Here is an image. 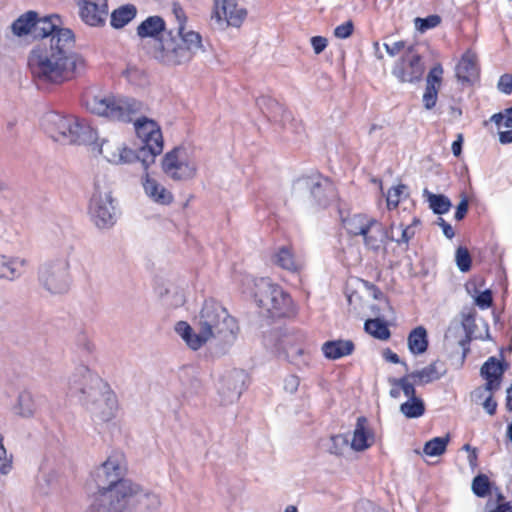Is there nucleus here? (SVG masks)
I'll use <instances>...</instances> for the list:
<instances>
[{
    "label": "nucleus",
    "mask_w": 512,
    "mask_h": 512,
    "mask_svg": "<svg viewBox=\"0 0 512 512\" xmlns=\"http://www.w3.org/2000/svg\"><path fill=\"white\" fill-rule=\"evenodd\" d=\"M254 300L257 306L267 312L271 318L289 315L292 309V299L279 285L269 278L255 281Z\"/></svg>",
    "instance_id": "5"
},
{
    "label": "nucleus",
    "mask_w": 512,
    "mask_h": 512,
    "mask_svg": "<svg viewBox=\"0 0 512 512\" xmlns=\"http://www.w3.org/2000/svg\"><path fill=\"white\" fill-rule=\"evenodd\" d=\"M136 14L137 10L134 5L122 6L112 12L110 24L112 27L120 29L134 19Z\"/></svg>",
    "instance_id": "37"
},
{
    "label": "nucleus",
    "mask_w": 512,
    "mask_h": 512,
    "mask_svg": "<svg viewBox=\"0 0 512 512\" xmlns=\"http://www.w3.org/2000/svg\"><path fill=\"white\" fill-rule=\"evenodd\" d=\"M409 351L414 355L423 354L428 348L427 330L423 326L414 328L407 338Z\"/></svg>",
    "instance_id": "35"
},
{
    "label": "nucleus",
    "mask_w": 512,
    "mask_h": 512,
    "mask_svg": "<svg viewBox=\"0 0 512 512\" xmlns=\"http://www.w3.org/2000/svg\"><path fill=\"white\" fill-rule=\"evenodd\" d=\"M51 19V15L39 18L37 12L30 10L13 21L11 30L18 37L31 34L34 38H39L53 30L54 24Z\"/></svg>",
    "instance_id": "14"
},
{
    "label": "nucleus",
    "mask_w": 512,
    "mask_h": 512,
    "mask_svg": "<svg viewBox=\"0 0 512 512\" xmlns=\"http://www.w3.org/2000/svg\"><path fill=\"white\" fill-rule=\"evenodd\" d=\"M438 91L439 90L435 88L425 87V91L422 97L425 109L431 110L435 107L438 98Z\"/></svg>",
    "instance_id": "52"
},
{
    "label": "nucleus",
    "mask_w": 512,
    "mask_h": 512,
    "mask_svg": "<svg viewBox=\"0 0 512 512\" xmlns=\"http://www.w3.org/2000/svg\"><path fill=\"white\" fill-rule=\"evenodd\" d=\"M69 268L70 265L66 259L43 263L37 273L40 286L53 295L68 292L71 283Z\"/></svg>",
    "instance_id": "8"
},
{
    "label": "nucleus",
    "mask_w": 512,
    "mask_h": 512,
    "mask_svg": "<svg viewBox=\"0 0 512 512\" xmlns=\"http://www.w3.org/2000/svg\"><path fill=\"white\" fill-rule=\"evenodd\" d=\"M78 6L80 17L87 25L104 24L108 14L107 0H80Z\"/></svg>",
    "instance_id": "20"
},
{
    "label": "nucleus",
    "mask_w": 512,
    "mask_h": 512,
    "mask_svg": "<svg viewBox=\"0 0 512 512\" xmlns=\"http://www.w3.org/2000/svg\"><path fill=\"white\" fill-rule=\"evenodd\" d=\"M287 358L298 367L307 366L310 360L309 354L302 348H292L287 352Z\"/></svg>",
    "instance_id": "49"
},
{
    "label": "nucleus",
    "mask_w": 512,
    "mask_h": 512,
    "mask_svg": "<svg viewBox=\"0 0 512 512\" xmlns=\"http://www.w3.org/2000/svg\"><path fill=\"white\" fill-rule=\"evenodd\" d=\"M256 105L268 120L279 122L284 128H287L288 124L293 125L291 112L275 99L269 96H260L256 100Z\"/></svg>",
    "instance_id": "22"
},
{
    "label": "nucleus",
    "mask_w": 512,
    "mask_h": 512,
    "mask_svg": "<svg viewBox=\"0 0 512 512\" xmlns=\"http://www.w3.org/2000/svg\"><path fill=\"white\" fill-rule=\"evenodd\" d=\"M364 329L367 333L380 340H387L391 335L387 323L380 317L366 320Z\"/></svg>",
    "instance_id": "40"
},
{
    "label": "nucleus",
    "mask_w": 512,
    "mask_h": 512,
    "mask_svg": "<svg viewBox=\"0 0 512 512\" xmlns=\"http://www.w3.org/2000/svg\"><path fill=\"white\" fill-rule=\"evenodd\" d=\"M84 66L82 56H61L59 50H47L45 44H37L29 53L28 68L39 89L59 85L73 78Z\"/></svg>",
    "instance_id": "2"
},
{
    "label": "nucleus",
    "mask_w": 512,
    "mask_h": 512,
    "mask_svg": "<svg viewBox=\"0 0 512 512\" xmlns=\"http://www.w3.org/2000/svg\"><path fill=\"white\" fill-rule=\"evenodd\" d=\"M161 505L158 494L139 486L128 512H160Z\"/></svg>",
    "instance_id": "26"
},
{
    "label": "nucleus",
    "mask_w": 512,
    "mask_h": 512,
    "mask_svg": "<svg viewBox=\"0 0 512 512\" xmlns=\"http://www.w3.org/2000/svg\"><path fill=\"white\" fill-rule=\"evenodd\" d=\"M248 375L242 369L226 372L219 381L218 394L223 405L237 401L246 387Z\"/></svg>",
    "instance_id": "17"
},
{
    "label": "nucleus",
    "mask_w": 512,
    "mask_h": 512,
    "mask_svg": "<svg viewBox=\"0 0 512 512\" xmlns=\"http://www.w3.org/2000/svg\"><path fill=\"white\" fill-rule=\"evenodd\" d=\"M491 490V483L485 474H478L472 481V491L477 497H486Z\"/></svg>",
    "instance_id": "44"
},
{
    "label": "nucleus",
    "mask_w": 512,
    "mask_h": 512,
    "mask_svg": "<svg viewBox=\"0 0 512 512\" xmlns=\"http://www.w3.org/2000/svg\"><path fill=\"white\" fill-rule=\"evenodd\" d=\"M89 211L93 223L99 229H110L117 221L116 207L111 193L102 192L98 184L90 200Z\"/></svg>",
    "instance_id": "10"
},
{
    "label": "nucleus",
    "mask_w": 512,
    "mask_h": 512,
    "mask_svg": "<svg viewBox=\"0 0 512 512\" xmlns=\"http://www.w3.org/2000/svg\"><path fill=\"white\" fill-rule=\"evenodd\" d=\"M449 441V435L444 437H434L425 443L423 447V453L432 457L440 456L445 453Z\"/></svg>",
    "instance_id": "42"
},
{
    "label": "nucleus",
    "mask_w": 512,
    "mask_h": 512,
    "mask_svg": "<svg viewBox=\"0 0 512 512\" xmlns=\"http://www.w3.org/2000/svg\"><path fill=\"white\" fill-rule=\"evenodd\" d=\"M494 394L496 390L486 389V383L480 387L474 389L471 393V398L475 403H481L486 398V393Z\"/></svg>",
    "instance_id": "60"
},
{
    "label": "nucleus",
    "mask_w": 512,
    "mask_h": 512,
    "mask_svg": "<svg viewBox=\"0 0 512 512\" xmlns=\"http://www.w3.org/2000/svg\"><path fill=\"white\" fill-rule=\"evenodd\" d=\"M77 346L83 356H88L93 350V345L89 341L87 335L84 333L78 335Z\"/></svg>",
    "instance_id": "58"
},
{
    "label": "nucleus",
    "mask_w": 512,
    "mask_h": 512,
    "mask_svg": "<svg viewBox=\"0 0 512 512\" xmlns=\"http://www.w3.org/2000/svg\"><path fill=\"white\" fill-rule=\"evenodd\" d=\"M411 380L412 378L410 376V373H408L401 378H389V383L391 384V386L400 387L404 395L411 399L417 397L416 389L414 387V384L416 383L411 382Z\"/></svg>",
    "instance_id": "43"
},
{
    "label": "nucleus",
    "mask_w": 512,
    "mask_h": 512,
    "mask_svg": "<svg viewBox=\"0 0 512 512\" xmlns=\"http://www.w3.org/2000/svg\"><path fill=\"white\" fill-rule=\"evenodd\" d=\"M93 376H98L93 373L87 365H80L75 368V371L69 378L68 392L72 397H76L81 403L90 397V379Z\"/></svg>",
    "instance_id": "19"
},
{
    "label": "nucleus",
    "mask_w": 512,
    "mask_h": 512,
    "mask_svg": "<svg viewBox=\"0 0 512 512\" xmlns=\"http://www.w3.org/2000/svg\"><path fill=\"white\" fill-rule=\"evenodd\" d=\"M272 260L274 264L288 271H296L299 267L292 249L289 246H281L278 248Z\"/></svg>",
    "instance_id": "36"
},
{
    "label": "nucleus",
    "mask_w": 512,
    "mask_h": 512,
    "mask_svg": "<svg viewBox=\"0 0 512 512\" xmlns=\"http://www.w3.org/2000/svg\"><path fill=\"white\" fill-rule=\"evenodd\" d=\"M137 136L142 145L152 152L148 161L155 162V157L163 151V137L160 126L145 116L138 117L134 123Z\"/></svg>",
    "instance_id": "15"
},
{
    "label": "nucleus",
    "mask_w": 512,
    "mask_h": 512,
    "mask_svg": "<svg viewBox=\"0 0 512 512\" xmlns=\"http://www.w3.org/2000/svg\"><path fill=\"white\" fill-rule=\"evenodd\" d=\"M28 261L18 256H8L0 253V280L10 282L20 279Z\"/></svg>",
    "instance_id": "27"
},
{
    "label": "nucleus",
    "mask_w": 512,
    "mask_h": 512,
    "mask_svg": "<svg viewBox=\"0 0 512 512\" xmlns=\"http://www.w3.org/2000/svg\"><path fill=\"white\" fill-rule=\"evenodd\" d=\"M374 441L373 435L367 428V419L364 416L358 417L351 440V448L355 451H363L369 448Z\"/></svg>",
    "instance_id": "30"
},
{
    "label": "nucleus",
    "mask_w": 512,
    "mask_h": 512,
    "mask_svg": "<svg viewBox=\"0 0 512 512\" xmlns=\"http://www.w3.org/2000/svg\"><path fill=\"white\" fill-rule=\"evenodd\" d=\"M365 287L372 292V296L376 300H383L386 308L390 311H392V307L388 301V299L385 297L384 293L374 284L364 281Z\"/></svg>",
    "instance_id": "56"
},
{
    "label": "nucleus",
    "mask_w": 512,
    "mask_h": 512,
    "mask_svg": "<svg viewBox=\"0 0 512 512\" xmlns=\"http://www.w3.org/2000/svg\"><path fill=\"white\" fill-rule=\"evenodd\" d=\"M90 397L81 404L90 412L94 422H108L115 417L117 399L109 385L99 376L90 379Z\"/></svg>",
    "instance_id": "6"
},
{
    "label": "nucleus",
    "mask_w": 512,
    "mask_h": 512,
    "mask_svg": "<svg viewBox=\"0 0 512 512\" xmlns=\"http://www.w3.org/2000/svg\"><path fill=\"white\" fill-rule=\"evenodd\" d=\"M482 407L489 415H494L497 410V402L493 398V394L489 393L483 402H481Z\"/></svg>",
    "instance_id": "63"
},
{
    "label": "nucleus",
    "mask_w": 512,
    "mask_h": 512,
    "mask_svg": "<svg viewBox=\"0 0 512 512\" xmlns=\"http://www.w3.org/2000/svg\"><path fill=\"white\" fill-rule=\"evenodd\" d=\"M349 446V438L347 435L338 434L330 437V444L328 446V451L330 454H334L337 456L343 455L344 451Z\"/></svg>",
    "instance_id": "45"
},
{
    "label": "nucleus",
    "mask_w": 512,
    "mask_h": 512,
    "mask_svg": "<svg viewBox=\"0 0 512 512\" xmlns=\"http://www.w3.org/2000/svg\"><path fill=\"white\" fill-rule=\"evenodd\" d=\"M455 261L461 272H468L471 269L472 258L466 247H458L455 252Z\"/></svg>",
    "instance_id": "46"
},
{
    "label": "nucleus",
    "mask_w": 512,
    "mask_h": 512,
    "mask_svg": "<svg viewBox=\"0 0 512 512\" xmlns=\"http://www.w3.org/2000/svg\"><path fill=\"white\" fill-rule=\"evenodd\" d=\"M139 486L127 479L103 493H97L96 497L110 512H128Z\"/></svg>",
    "instance_id": "12"
},
{
    "label": "nucleus",
    "mask_w": 512,
    "mask_h": 512,
    "mask_svg": "<svg viewBox=\"0 0 512 512\" xmlns=\"http://www.w3.org/2000/svg\"><path fill=\"white\" fill-rule=\"evenodd\" d=\"M468 208H469V202H468L467 197L464 196L456 207L454 218L457 221L463 220L468 212Z\"/></svg>",
    "instance_id": "62"
},
{
    "label": "nucleus",
    "mask_w": 512,
    "mask_h": 512,
    "mask_svg": "<svg viewBox=\"0 0 512 512\" xmlns=\"http://www.w3.org/2000/svg\"><path fill=\"white\" fill-rule=\"evenodd\" d=\"M214 16L217 21L225 20L227 25L239 27L246 18L247 11L240 7L236 0H217Z\"/></svg>",
    "instance_id": "21"
},
{
    "label": "nucleus",
    "mask_w": 512,
    "mask_h": 512,
    "mask_svg": "<svg viewBox=\"0 0 512 512\" xmlns=\"http://www.w3.org/2000/svg\"><path fill=\"white\" fill-rule=\"evenodd\" d=\"M441 23V17L439 15H429L425 18L416 17L414 19V25L417 31L424 33L429 29L437 27Z\"/></svg>",
    "instance_id": "47"
},
{
    "label": "nucleus",
    "mask_w": 512,
    "mask_h": 512,
    "mask_svg": "<svg viewBox=\"0 0 512 512\" xmlns=\"http://www.w3.org/2000/svg\"><path fill=\"white\" fill-rule=\"evenodd\" d=\"M400 411L407 418H419L425 413V404L421 398L414 397L402 403Z\"/></svg>",
    "instance_id": "41"
},
{
    "label": "nucleus",
    "mask_w": 512,
    "mask_h": 512,
    "mask_svg": "<svg viewBox=\"0 0 512 512\" xmlns=\"http://www.w3.org/2000/svg\"><path fill=\"white\" fill-rule=\"evenodd\" d=\"M42 127L49 137L63 144H91L97 139V132L84 120L55 111L44 114Z\"/></svg>",
    "instance_id": "3"
},
{
    "label": "nucleus",
    "mask_w": 512,
    "mask_h": 512,
    "mask_svg": "<svg viewBox=\"0 0 512 512\" xmlns=\"http://www.w3.org/2000/svg\"><path fill=\"white\" fill-rule=\"evenodd\" d=\"M173 13L177 26L169 31H166L165 20L158 15L147 17L137 27V35L140 38L156 40L153 56L167 66L186 64L202 49L201 35L192 30H185L187 18L184 10L174 4Z\"/></svg>",
    "instance_id": "1"
},
{
    "label": "nucleus",
    "mask_w": 512,
    "mask_h": 512,
    "mask_svg": "<svg viewBox=\"0 0 512 512\" xmlns=\"http://www.w3.org/2000/svg\"><path fill=\"white\" fill-rule=\"evenodd\" d=\"M212 336L200 327L199 333L192 331L191 337H189L186 344L193 350H197L202 347Z\"/></svg>",
    "instance_id": "50"
},
{
    "label": "nucleus",
    "mask_w": 512,
    "mask_h": 512,
    "mask_svg": "<svg viewBox=\"0 0 512 512\" xmlns=\"http://www.w3.org/2000/svg\"><path fill=\"white\" fill-rule=\"evenodd\" d=\"M99 154L103 155V157L110 163L120 164V163H132L135 161L141 162L145 171L148 170L150 165L154 162H150L149 160L152 155V152L145 148L144 146H140L137 150H132L128 148L118 149L117 156L108 155L104 152L102 146L99 148Z\"/></svg>",
    "instance_id": "23"
},
{
    "label": "nucleus",
    "mask_w": 512,
    "mask_h": 512,
    "mask_svg": "<svg viewBox=\"0 0 512 512\" xmlns=\"http://www.w3.org/2000/svg\"><path fill=\"white\" fill-rule=\"evenodd\" d=\"M175 331L187 342L189 337H191L193 329L187 322L179 321L175 326Z\"/></svg>",
    "instance_id": "61"
},
{
    "label": "nucleus",
    "mask_w": 512,
    "mask_h": 512,
    "mask_svg": "<svg viewBox=\"0 0 512 512\" xmlns=\"http://www.w3.org/2000/svg\"><path fill=\"white\" fill-rule=\"evenodd\" d=\"M181 151L180 147H176L166 153L162 160L164 173L176 181L192 179L196 174L195 165L180 158L179 153Z\"/></svg>",
    "instance_id": "18"
},
{
    "label": "nucleus",
    "mask_w": 512,
    "mask_h": 512,
    "mask_svg": "<svg viewBox=\"0 0 512 512\" xmlns=\"http://www.w3.org/2000/svg\"><path fill=\"white\" fill-rule=\"evenodd\" d=\"M425 72V65L422 56L409 46L405 53L395 61L391 74L399 83L416 84L422 80Z\"/></svg>",
    "instance_id": "11"
},
{
    "label": "nucleus",
    "mask_w": 512,
    "mask_h": 512,
    "mask_svg": "<svg viewBox=\"0 0 512 512\" xmlns=\"http://www.w3.org/2000/svg\"><path fill=\"white\" fill-rule=\"evenodd\" d=\"M126 467L116 457H109L93 473L94 482L98 493H103L108 489L125 481Z\"/></svg>",
    "instance_id": "16"
},
{
    "label": "nucleus",
    "mask_w": 512,
    "mask_h": 512,
    "mask_svg": "<svg viewBox=\"0 0 512 512\" xmlns=\"http://www.w3.org/2000/svg\"><path fill=\"white\" fill-rule=\"evenodd\" d=\"M310 43L314 53L318 55L326 49L328 45V40L323 36H313L310 39Z\"/></svg>",
    "instance_id": "59"
},
{
    "label": "nucleus",
    "mask_w": 512,
    "mask_h": 512,
    "mask_svg": "<svg viewBox=\"0 0 512 512\" xmlns=\"http://www.w3.org/2000/svg\"><path fill=\"white\" fill-rule=\"evenodd\" d=\"M507 364L495 356L489 357L480 368V376L486 381V389L498 391L501 388Z\"/></svg>",
    "instance_id": "24"
},
{
    "label": "nucleus",
    "mask_w": 512,
    "mask_h": 512,
    "mask_svg": "<svg viewBox=\"0 0 512 512\" xmlns=\"http://www.w3.org/2000/svg\"><path fill=\"white\" fill-rule=\"evenodd\" d=\"M51 21L54 24L53 30L47 32L46 36H40L41 41L39 44H45L47 50L61 53V56H80L73 52L75 45V36L71 29L60 28L61 23L58 15H51Z\"/></svg>",
    "instance_id": "13"
},
{
    "label": "nucleus",
    "mask_w": 512,
    "mask_h": 512,
    "mask_svg": "<svg viewBox=\"0 0 512 512\" xmlns=\"http://www.w3.org/2000/svg\"><path fill=\"white\" fill-rule=\"evenodd\" d=\"M12 470V455L8 456L3 446H0V474L7 475Z\"/></svg>",
    "instance_id": "53"
},
{
    "label": "nucleus",
    "mask_w": 512,
    "mask_h": 512,
    "mask_svg": "<svg viewBox=\"0 0 512 512\" xmlns=\"http://www.w3.org/2000/svg\"><path fill=\"white\" fill-rule=\"evenodd\" d=\"M363 243L366 249L375 253L379 252L387 240H390V234L385 226L376 219H372L364 233L362 234Z\"/></svg>",
    "instance_id": "25"
},
{
    "label": "nucleus",
    "mask_w": 512,
    "mask_h": 512,
    "mask_svg": "<svg viewBox=\"0 0 512 512\" xmlns=\"http://www.w3.org/2000/svg\"><path fill=\"white\" fill-rule=\"evenodd\" d=\"M497 88L500 92L509 95L512 93V75L503 74L500 76L497 84Z\"/></svg>",
    "instance_id": "57"
},
{
    "label": "nucleus",
    "mask_w": 512,
    "mask_h": 512,
    "mask_svg": "<svg viewBox=\"0 0 512 512\" xmlns=\"http://www.w3.org/2000/svg\"><path fill=\"white\" fill-rule=\"evenodd\" d=\"M295 190H308L315 204L326 207L336 200L337 191L334 183L320 174L298 178L293 185Z\"/></svg>",
    "instance_id": "9"
},
{
    "label": "nucleus",
    "mask_w": 512,
    "mask_h": 512,
    "mask_svg": "<svg viewBox=\"0 0 512 512\" xmlns=\"http://www.w3.org/2000/svg\"><path fill=\"white\" fill-rule=\"evenodd\" d=\"M475 304L481 309H487L493 304V296L490 290L480 292L475 298Z\"/></svg>",
    "instance_id": "54"
},
{
    "label": "nucleus",
    "mask_w": 512,
    "mask_h": 512,
    "mask_svg": "<svg viewBox=\"0 0 512 512\" xmlns=\"http://www.w3.org/2000/svg\"><path fill=\"white\" fill-rule=\"evenodd\" d=\"M445 374V369L439 361H434L428 366L410 373L412 380L419 385L439 380Z\"/></svg>",
    "instance_id": "32"
},
{
    "label": "nucleus",
    "mask_w": 512,
    "mask_h": 512,
    "mask_svg": "<svg viewBox=\"0 0 512 512\" xmlns=\"http://www.w3.org/2000/svg\"><path fill=\"white\" fill-rule=\"evenodd\" d=\"M142 185L145 194L155 203L160 205H169L173 202V194L163 185L158 183L146 173Z\"/></svg>",
    "instance_id": "28"
},
{
    "label": "nucleus",
    "mask_w": 512,
    "mask_h": 512,
    "mask_svg": "<svg viewBox=\"0 0 512 512\" xmlns=\"http://www.w3.org/2000/svg\"><path fill=\"white\" fill-rule=\"evenodd\" d=\"M37 410V403L32 393L28 390L19 392L12 411L21 418H31Z\"/></svg>",
    "instance_id": "33"
},
{
    "label": "nucleus",
    "mask_w": 512,
    "mask_h": 512,
    "mask_svg": "<svg viewBox=\"0 0 512 512\" xmlns=\"http://www.w3.org/2000/svg\"><path fill=\"white\" fill-rule=\"evenodd\" d=\"M478 75L475 56L466 52L456 66V76L461 82H472Z\"/></svg>",
    "instance_id": "34"
},
{
    "label": "nucleus",
    "mask_w": 512,
    "mask_h": 512,
    "mask_svg": "<svg viewBox=\"0 0 512 512\" xmlns=\"http://www.w3.org/2000/svg\"><path fill=\"white\" fill-rule=\"evenodd\" d=\"M60 487V474L59 472L46 465L41 466L40 476L37 481V489L42 495H50L57 492Z\"/></svg>",
    "instance_id": "29"
},
{
    "label": "nucleus",
    "mask_w": 512,
    "mask_h": 512,
    "mask_svg": "<svg viewBox=\"0 0 512 512\" xmlns=\"http://www.w3.org/2000/svg\"><path fill=\"white\" fill-rule=\"evenodd\" d=\"M462 329L464 331V334L466 335H473L474 330L476 328L475 319L472 315H465L462 320Z\"/></svg>",
    "instance_id": "64"
},
{
    "label": "nucleus",
    "mask_w": 512,
    "mask_h": 512,
    "mask_svg": "<svg viewBox=\"0 0 512 512\" xmlns=\"http://www.w3.org/2000/svg\"><path fill=\"white\" fill-rule=\"evenodd\" d=\"M85 106L93 114L122 122H131L144 110V104L141 101L115 96L88 97Z\"/></svg>",
    "instance_id": "4"
},
{
    "label": "nucleus",
    "mask_w": 512,
    "mask_h": 512,
    "mask_svg": "<svg viewBox=\"0 0 512 512\" xmlns=\"http://www.w3.org/2000/svg\"><path fill=\"white\" fill-rule=\"evenodd\" d=\"M199 325L212 337L224 340L232 338L237 329L235 319L214 299L205 300L199 315Z\"/></svg>",
    "instance_id": "7"
},
{
    "label": "nucleus",
    "mask_w": 512,
    "mask_h": 512,
    "mask_svg": "<svg viewBox=\"0 0 512 512\" xmlns=\"http://www.w3.org/2000/svg\"><path fill=\"white\" fill-rule=\"evenodd\" d=\"M354 25L352 21H347L334 29V36L339 39H346L353 33Z\"/></svg>",
    "instance_id": "55"
},
{
    "label": "nucleus",
    "mask_w": 512,
    "mask_h": 512,
    "mask_svg": "<svg viewBox=\"0 0 512 512\" xmlns=\"http://www.w3.org/2000/svg\"><path fill=\"white\" fill-rule=\"evenodd\" d=\"M423 194L427 197L429 208L434 214L442 215L450 210L452 204L447 196L443 194H434L428 189H424Z\"/></svg>",
    "instance_id": "38"
},
{
    "label": "nucleus",
    "mask_w": 512,
    "mask_h": 512,
    "mask_svg": "<svg viewBox=\"0 0 512 512\" xmlns=\"http://www.w3.org/2000/svg\"><path fill=\"white\" fill-rule=\"evenodd\" d=\"M407 187L403 184L392 187L388 190L387 193V206L389 209H394L398 206L400 202V198Z\"/></svg>",
    "instance_id": "51"
},
{
    "label": "nucleus",
    "mask_w": 512,
    "mask_h": 512,
    "mask_svg": "<svg viewBox=\"0 0 512 512\" xmlns=\"http://www.w3.org/2000/svg\"><path fill=\"white\" fill-rule=\"evenodd\" d=\"M373 218L363 214H355L344 220V227L353 236H362L366 227L371 224Z\"/></svg>",
    "instance_id": "39"
},
{
    "label": "nucleus",
    "mask_w": 512,
    "mask_h": 512,
    "mask_svg": "<svg viewBox=\"0 0 512 512\" xmlns=\"http://www.w3.org/2000/svg\"><path fill=\"white\" fill-rule=\"evenodd\" d=\"M443 67L441 64H436L434 65L428 75H427V78H426V87L428 88H435L437 90H439L440 86H441V83H442V78H443Z\"/></svg>",
    "instance_id": "48"
},
{
    "label": "nucleus",
    "mask_w": 512,
    "mask_h": 512,
    "mask_svg": "<svg viewBox=\"0 0 512 512\" xmlns=\"http://www.w3.org/2000/svg\"><path fill=\"white\" fill-rule=\"evenodd\" d=\"M354 343L351 340H331L322 345V352L328 359L336 360L348 356L354 351Z\"/></svg>",
    "instance_id": "31"
}]
</instances>
